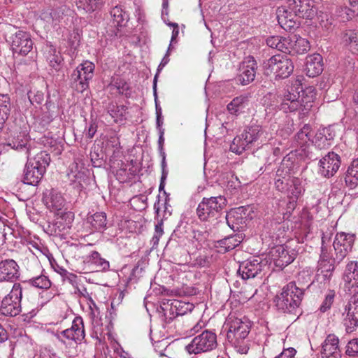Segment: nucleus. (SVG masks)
<instances>
[{
	"label": "nucleus",
	"instance_id": "nucleus-1",
	"mask_svg": "<svg viewBox=\"0 0 358 358\" xmlns=\"http://www.w3.org/2000/svg\"><path fill=\"white\" fill-rule=\"evenodd\" d=\"M315 13L311 0H288L287 5L279 7L276 13L278 24L289 31L298 27L297 17L310 19Z\"/></svg>",
	"mask_w": 358,
	"mask_h": 358
},
{
	"label": "nucleus",
	"instance_id": "nucleus-2",
	"mask_svg": "<svg viewBox=\"0 0 358 358\" xmlns=\"http://www.w3.org/2000/svg\"><path fill=\"white\" fill-rule=\"evenodd\" d=\"M315 95L312 87L303 89L299 81L296 80L284 95L280 108L285 113L299 110L300 115H305L313 106Z\"/></svg>",
	"mask_w": 358,
	"mask_h": 358
},
{
	"label": "nucleus",
	"instance_id": "nucleus-3",
	"mask_svg": "<svg viewBox=\"0 0 358 358\" xmlns=\"http://www.w3.org/2000/svg\"><path fill=\"white\" fill-rule=\"evenodd\" d=\"M303 295V291L294 282H290L275 296V307L279 312L293 313L299 307Z\"/></svg>",
	"mask_w": 358,
	"mask_h": 358
},
{
	"label": "nucleus",
	"instance_id": "nucleus-4",
	"mask_svg": "<svg viewBox=\"0 0 358 358\" xmlns=\"http://www.w3.org/2000/svg\"><path fill=\"white\" fill-rule=\"evenodd\" d=\"M50 162V155L46 152H40L33 158L27 156V162L24 169L23 182L29 185H37L45 173Z\"/></svg>",
	"mask_w": 358,
	"mask_h": 358
},
{
	"label": "nucleus",
	"instance_id": "nucleus-5",
	"mask_svg": "<svg viewBox=\"0 0 358 358\" xmlns=\"http://www.w3.org/2000/svg\"><path fill=\"white\" fill-rule=\"evenodd\" d=\"M227 203V199L223 196L204 197L196 208L197 216L203 222L215 220L220 217Z\"/></svg>",
	"mask_w": 358,
	"mask_h": 358
},
{
	"label": "nucleus",
	"instance_id": "nucleus-6",
	"mask_svg": "<svg viewBox=\"0 0 358 358\" xmlns=\"http://www.w3.org/2000/svg\"><path fill=\"white\" fill-rule=\"evenodd\" d=\"M228 329L227 339L236 348H242L245 339L248 337L250 329V322L245 318L229 317L226 323Z\"/></svg>",
	"mask_w": 358,
	"mask_h": 358
},
{
	"label": "nucleus",
	"instance_id": "nucleus-7",
	"mask_svg": "<svg viewBox=\"0 0 358 358\" xmlns=\"http://www.w3.org/2000/svg\"><path fill=\"white\" fill-rule=\"evenodd\" d=\"M267 75L273 74L276 79L288 78L294 71L292 60L285 55H275L264 62Z\"/></svg>",
	"mask_w": 358,
	"mask_h": 358
},
{
	"label": "nucleus",
	"instance_id": "nucleus-8",
	"mask_svg": "<svg viewBox=\"0 0 358 358\" xmlns=\"http://www.w3.org/2000/svg\"><path fill=\"white\" fill-rule=\"evenodd\" d=\"M217 345V335L211 330H204L196 336L185 346V350L189 354H199L210 352Z\"/></svg>",
	"mask_w": 358,
	"mask_h": 358
},
{
	"label": "nucleus",
	"instance_id": "nucleus-9",
	"mask_svg": "<svg viewBox=\"0 0 358 358\" xmlns=\"http://www.w3.org/2000/svg\"><path fill=\"white\" fill-rule=\"evenodd\" d=\"M94 64L85 61L78 66L71 75L70 81L72 88L78 92H83L89 87V81L94 76Z\"/></svg>",
	"mask_w": 358,
	"mask_h": 358
},
{
	"label": "nucleus",
	"instance_id": "nucleus-10",
	"mask_svg": "<svg viewBox=\"0 0 358 358\" xmlns=\"http://www.w3.org/2000/svg\"><path fill=\"white\" fill-rule=\"evenodd\" d=\"M22 287L19 283H15L10 293L2 300L0 310L6 316L14 317L21 312V299Z\"/></svg>",
	"mask_w": 358,
	"mask_h": 358
},
{
	"label": "nucleus",
	"instance_id": "nucleus-11",
	"mask_svg": "<svg viewBox=\"0 0 358 358\" xmlns=\"http://www.w3.org/2000/svg\"><path fill=\"white\" fill-rule=\"evenodd\" d=\"M355 236L352 234L337 233L333 243L334 262L341 263L352 250Z\"/></svg>",
	"mask_w": 358,
	"mask_h": 358
},
{
	"label": "nucleus",
	"instance_id": "nucleus-12",
	"mask_svg": "<svg viewBox=\"0 0 358 358\" xmlns=\"http://www.w3.org/2000/svg\"><path fill=\"white\" fill-rule=\"evenodd\" d=\"M10 41L13 54L25 56L33 48V41L30 34L27 31H16L10 37Z\"/></svg>",
	"mask_w": 358,
	"mask_h": 358
},
{
	"label": "nucleus",
	"instance_id": "nucleus-13",
	"mask_svg": "<svg viewBox=\"0 0 358 358\" xmlns=\"http://www.w3.org/2000/svg\"><path fill=\"white\" fill-rule=\"evenodd\" d=\"M343 323L348 332H352L358 327V292L354 294L343 313Z\"/></svg>",
	"mask_w": 358,
	"mask_h": 358
},
{
	"label": "nucleus",
	"instance_id": "nucleus-14",
	"mask_svg": "<svg viewBox=\"0 0 358 358\" xmlns=\"http://www.w3.org/2000/svg\"><path fill=\"white\" fill-rule=\"evenodd\" d=\"M292 168L290 157L288 156L285 157L276 171L275 187L278 191L284 193L287 192L290 181L292 178V177L289 176Z\"/></svg>",
	"mask_w": 358,
	"mask_h": 358
},
{
	"label": "nucleus",
	"instance_id": "nucleus-15",
	"mask_svg": "<svg viewBox=\"0 0 358 358\" xmlns=\"http://www.w3.org/2000/svg\"><path fill=\"white\" fill-rule=\"evenodd\" d=\"M85 336L84 322L81 317H76L73 320L71 327L66 329L56 335L60 342L65 343L64 338L81 342Z\"/></svg>",
	"mask_w": 358,
	"mask_h": 358
},
{
	"label": "nucleus",
	"instance_id": "nucleus-16",
	"mask_svg": "<svg viewBox=\"0 0 358 358\" xmlns=\"http://www.w3.org/2000/svg\"><path fill=\"white\" fill-rule=\"evenodd\" d=\"M257 69V63L252 57H247L239 66L237 80L242 85H247L254 81Z\"/></svg>",
	"mask_w": 358,
	"mask_h": 358
},
{
	"label": "nucleus",
	"instance_id": "nucleus-17",
	"mask_svg": "<svg viewBox=\"0 0 358 358\" xmlns=\"http://www.w3.org/2000/svg\"><path fill=\"white\" fill-rule=\"evenodd\" d=\"M340 166L339 155L330 152L320 160L319 173L325 178H330L338 171Z\"/></svg>",
	"mask_w": 358,
	"mask_h": 358
},
{
	"label": "nucleus",
	"instance_id": "nucleus-18",
	"mask_svg": "<svg viewBox=\"0 0 358 358\" xmlns=\"http://www.w3.org/2000/svg\"><path fill=\"white\" fill-rule=\"evenodd\" d=\"M271 253L275 265L281 268L291 264L296 256L294 250H288L287 246L282 245L273 248Z\"/></svg>",
	"mask_w": 358,
	"mask_h": 358
},
{
	"label": "nucleus",
	"instance_id": "nucleus-19",
	"mask_svg": "<svg viewBox=\"0 0 358 358\" xmlns=\"http://www.w3.org/2000/svg\"><path fill=\"white\" fill-rule=\"evenodd\" d=\"M263 266L258 258L252 257L241 263L237 273L243 280L254 278L262 272Z\"/></svg>",
	"mask_w": 358,
	"mask_h": 358
},
{
	"label": "nucleus",
	"instance_id": "nucleus-20",
	"mask_svg": "<svg viewBox=\"0 0 358 358\" xmlns=\"http://www.w3.org/2000/svg\"><path fill=\"white\" fill-rule=\"evenodd\" d=\"M20 267L12 259L0 262V282H13L20 277Z\"/></svg>",
	"mask_w": 358,
	"mask_h": 358
},
{
	"label": "nucleus",
	"instance_id": "nucleus-21",
	"mask_svg": "<svg viewBox=\"0 0 358 358\" xmlns=\"http://www.w3.org/2000/svg\"><path fill=\"white\" fill-rule=\"evenodd\" d=\"M228 226L234 231L243 229L246 225V214L243 206L231 210L226 215Z\"/></svg>",
	"mask_w": 358,
	"mask_h": 358
},
{
	"label": "nucleus",
	"instance_id": "nucleus-22",
	"mask_svg": "<svg viewBox=\"0 0 358 358\" xmlns=\"http://www.w3.org/2000/svg\"><path fill=\"white\" fill-rule=\"evenodd\" d=\"M338 343L339 340L335 335L327 336L322 345V358H341V354Z\"/></svg>",
	"mask_w": 358,
	"mask_h": 358
},
{
	"label": "nucleus",
	"instance_id": "nucleus-23",
	"mask_svg": "<svg viewBox=\"0 0 358 358\" xmlns=\"http://www.w3.org/2000/svg\"><path fill=\"white\" fill-rule=\"evenodd\" d=\"M336 136L331 127L318 129L313 140V143L320 150L328 148Z\"/></svg>",
	"mask_w": 358,
	"mask_h": 358
},
{
	"label": "nucleus",
	"instance_id": "nucleus-24",
	"mask_svg": "<svg viewBox=\"0 0 358 358\" xmlns=\"http://www.w3.org/2000/svg\"><path fill=\"white\" fill-rule=\"evenodd\" d=\"M323 71V60L320 54H313L306 57V71L308 77L319 76Z\"/></svg>",
	"mask_w": 358,
	"mask_h": 358
},
{
	"label": "nucleus",
	"instance_id": "nucleus-25",
	"mask_svg": "<svg viewBox=\"0 0 358 358\" xmlns=\"http://www.w3.org/2000/svg\"><path fill=\"white\" fill-rule=\"evenodd\" d=\"M43 202L51 211L62 210L65 204V200L62 194L57 190L52 189L43 196Z\"/></svg>",
	"mask_w": 358,
	"mask_h": 358
},
{
	"label": "nucleus",
	"instance_id": "nucleus-26",
	"mask_svg": "<svg viewBox=\"0 0 358 358\" xmlns=\"http://www.w3.org/2000/svg\"><path fill=\"white\" fill-rule=\"evenodd\" d=\"M341 43L352 53L358 54V34L352 29H345L340 34Z\"/></svg>",
	"mask_w": 358,
	"mask_h": 358
},
{
	"label": "nucleus",
	"instance_id": "nucleus-27",
	"mask_svg": "<svg viewBox=\"0 0 358 358\" xmlns=\"http://www.w3.org/2000/svg\"><path fill=\"white\" fill-rule=\"evenodd\" d=\"M248 104V96L242 94L234 98L227 106L229 113L236 117L244 112Z\"/></svg>",
	"mask_w": 358,
	"mask_h": 358
},
{
	"label": "nucleus",
	"instance_id": "nucleus-28",
	"mask_svg": "<svg viewBox=\"0 0 358 358\" xmlns=\"http://www.w3.org/2000/svg\"><path fill=\"white\" fill-rule=\"evenodd\" d=\"M243 240L242 234H235L229 235L221 240L217 241V247L223 248L224 252L234 249L240 245Z\"/></svg>",
	"mask_w": 358,
	"mask_h": 358
},
{
	"label": "nucleus",
	"instance_id": "nucleus-29",
	"mask_svg": "<svg viewBox=\"0 0 358 358\" xmlns=\"http://www.w3.org/2000/svg\"><path fill=\"white\" fill-rule=\"evenodd\" d=\"M264 130L261 126L252 124L246 127L242 133L245 138V142H247L250 147L254 145L263 135Z\"/></svg>",
	"mask_w": 358,
	"mask_h": 358
},
{
	"label": "nucleus",
	"instance_id": "nucleus-30",
	"mask_svg": "<svg viewBox=\"0 0 358 358\" xmlns=\"http://www.w3.org/2000/svg\"><path fill=\"white\" fill-rule=\"evenodd\" d=\"M347 187L354 189L358 185V159L352 162L344 177Z\"/></svg>",
	"mask_w": 358,
	"mask_h": 358
},
{
	"label": "nucleus",
	"instance_id": "nucleus-31",
	"mask_svg": "<svg viewBox=\"0 0 358 358\" xmlns=\"http://www.w3.org/2000/svg\"><path fill=\"white\" fill-rule=\"evenodd\" d=\"M73 214L71 212L62 213L61 216L57 218L54 224L55 234L65 232L67 229H71V224L73 220Z\"/></svg>",
	"mask_w": 358,
	"mask_h": 358
},
{
	"label": "nucleus",
	"instance_id": "nucleus-32",
	"mask_svg": "<svg viewBox=\"0 0 358 358\" xmlns=\"http://www.w3.org/2000/svg\"><path fill=\"white\" fill-rule=\"evenodd\" d=\"M344 281L352 287L358 286V262H351L346 266L344 275Z\"/></svg>",
	"mask_w": 358,
	"mask_h": 358
},
{
	"label": "nucleus",
	"instance_id": "nucleus-33",
	"mask_svg": "<svg viewBox=\"0 0 358 358\" xmlns=\"http://www.w3.org/2000/svg\"><path fill=\"white\" fill-rule=\"evenodd\" d=\"M303 192L304 188L302 185L301 180L299 178L292 177L286 192L290 199L292 200V203L296 201L303 194Z\"/></svg>",
	"mask_w": 358,
	"mask_h": 358
},
{
	"label": "nucleus",
	"instance_id": "nucleus-34",
	"mask_svg": "<svg viewBox=\"0 0 358 358\" xmlns=\"http://www.w3.org/2000/svg\"><path fill=\"white\" fill-rule=\"evenodd\" d=\"M28 141L29 138L27 135L24 132H22L9 140L7 143V145L10 147L12 149L18 151L25 150L27 156H29V150L27 148Z\"/></svg>",
	"mask_w": 358,
	"mask_h": 358
},
{
	"label": "nucleus",
	"instance_id": "nucleus-35",
	"mask_svg": "<svg viewBox=\"0 0 358 358\" xmlns=\"http://www.w3.org/2000/svg\"><path fill=\"white\" fill-rule=\"evenodd\" d=\"M339 264L334 262V256L331 260L318 261L317 273L318 275H322L324 280H329L336 265Z\"/></svg>",
	"mask_w": 358,
	"mask_h": 358
},
{
	"label": "nucleus",
	"instance_id": "nucleus-36",
	"mask_svg": "<svg viewBox=\"0 0 358 358\" xmlns=\"http://www.w3.org/2000/svg\"><path fill=\"white\" fill-rule=\"evenodd\" d=\"M290 40L287 38H283L279 36H273L266 39L268 46L275 48L281 52L289 51Z\"/></svg>",
	"mask_w": 358,
	"mask_h": 358
},
{
	"label": "nucleus",
	"instance_id": "nucleus-37",
	"mask_svg": "<svg viewBox=\"0 0 358 358\" xmlns=\"http://www.w3.org/2000/svg\"><path fill=\"white\" fill-rule=\"evenodd\" d=\"M290 40L289 50H292L297 54H304L310 50L309 41L302 37H297L296 35L292 38H288Z\"/></svg>",
	"mask_w": 358,
	"mask_h": 358
},
{
	"label": "nucleus",
	"instance_id": "nucleus-38",
	"mask_svg": "<svg viewBox=\"0 0 358 358\" xmlns=\"http://www.w3.org/2000/svg\"><path fill=\"white\" fill-rule=\"evenodd\" d=\"M218 180L220 184L226 186L229 190H235L241 186L238 178L231 172L222 173Z\"/></svg>",
	"mask_w": 358,
	"mask_h": 358
},
{
	"label": "nucleus",
	"instance_id": "nucleus-39",
	"mask_svg": "<svg viewBox=\"0 0 358 358\" xmlns=\"http://www.w3.org/2000/svg\"><path fill=\"white\" fill-rule=\"evenodd\" d=\"M87 222L95 230H103L107 224L106 215L103 212L96 213L87 217Z\"/></svg>",
	"mask_w": 358,
	"mask_h": 358
},
{
	"label": "nucleus",
	"instance_id": "nucleus-40",
	"mask_svg": "<svg viewBox=\"0 0 358 358\" xmlns=\"http://www.w3.org/2000/svg\"><path fill=\"white\" fill-rule=\"evenodd\" d=\"M114 27H120L125 25L128 20V15L122 10L121 6H115L110 10Z\"/></svg>",
	"mask_w": 358,
	"mask_h": 358
},
{
	"label": "nucleus",
	"instance_id": "nucleus-41",
	"mask_svg": "<svg viewBox=\"0 0 358 358\" xmlns=\"http://www.w3.org/2000/svg\"><path fill=\"white\" fill-rule=\"evenodd\" d=\"M310 126L305 124L294 136V141L301 148L310 141Z\"/></svg>",
	"mask_w": 358,
	"mask_h": 358
},
{
	"label": "nucleus",
	"instance_id": "nucleus-42",
	"mask_svg": "<svg viewBox=\"0 0 358 358\" xmlns=\"http://www.w3.org/2000/svg\"><path fill=\"white\" fill-rule=\"evenodd\" d=\"M103 2V0H78L76 5L78 9L92 13L99 9Z\"/></svg>",
	"mask_w": 358,
	"mask_h": 358
},
{
	"label": "nucleus",
	"instance_id": "nucleus-43",
	"mask_svg": "<svg viewBox=\"0 0 358 358\" xmlns=\"http://www.w3.org/2000/svg\"><path fill=\"white\" fill-rule=\"evenodd\" d=\"M127 107L124 105H117L110 103L108 106V113L115 120V122L117 120H125V115L127 113Z\"/></svg>",
	"mask_w": 358,
	"mask_h": 358
},
{
	"label": "nucleus",
	"instance_id": "nucleus-44",
	"mask_svg": "<svg viewBox=\"0 0 358 358\" xmlns=\"http://www.w3.org/2000/svg\"><path fill=\"white\" fill-rule=\"evenodd\" d=\"M250 147L247 142H245V138L242 134L236 136L230 145V150L237 155H241L243 151L249 149Z\"/></svg>",
	"mask_w": 358,
	"mask_h": 358
},
{
	"label": "nucleus",
	"instance_id": "nucleus-45",
	"mask_svg": "<svg viewBox=\"0 0 358 358\" xmlns=\"http://www.w3.org/2000/svg\"><path fill=\"white\" fill-rule=\"evenodd\" d=\"M24 284H28L36 288L45 289L50 288L51 286L50 280L44 275L29 279L28 281L24 282Z\"/></svg>",
	"mask_w": 358,
	"mask_h": 358
},
{
	"label": "nucleus",
	"instance_id": "nucleus-46",
	"mask_svg": "<svg viewBox=\"0 0 358 358\" xmlns=\"http://www.w3.org/2000/svg\"><path fill=\"white\" fill-rule=\"evenodd\" d=\"M192 306V305L189 303L174 300L171 303V310L173 312V310H175L176 315H182L185 314L187 310H191Z\"/></svg>",
	"mask_w": 358,
	"mask_h": 358
},
{
	"label": "nucleus",
	"instance_id": "nucleus-47",
	"mask_svg": "<svg viewBox=\"0 0 358 358\" xmlns=\"http://www.w3.org/2000/svg\"><path fill=\"white\" fill-rule=\"evenodd\" d=\"M47 59L50 65L55 69L59 66L62 62V57L59 52H57L56 49L52 46L49 49Z\"/></svg>",
	"mask_w": 358,
	"mask_h": 358
},
{
	"label": "nucleus",
	"instance_id": "nucleus-48",
	"mask_svg": "<svg viewBox=\"0 0 358 358\" xmlns=\"http://www.w3.org/2000/svg\"><path fill=\"white\" fill-rule=\"evenodd\" d=\"M336 294L334 290H328L325 295V298L320 307L322 313H325L330 309L335 298Z\"/></svg>",
	"mask_w": 358,
	"mask_h": 358
},
{
	"label": "nucleus",
	"instance_id": "nucleus-49",
	"mask_svg": "<svg viewBox=\"0 0 358 358\" xmlns=\"http://www.w3.org/2000/svg\"><path fill=\"white\" fill-rule=\"evenodd\" d=\"M92 262L101 270H106L109 268V262L100 257L98 252L94 251L91 255Z\"/></svg>",
	"mask_w": 358,
	"mask_h": 358
},
{
	"label": "nucleus",
	"instance_id": "nucleus-50",
	"mask_svg": "<svg viewBox=\"0 0 358 358\" xmlns=\"http://www.w3.org/2000/svg\"><path fill=\"white\" fill-rule=\"evenodd\" d=\"M169 62V51H166V53L165 54L164 57L161 61V63L158 66L157 73L155 74L153 80V93L156 96V87H157V78L159 76V72L163 69V68Z\"/></svg>",
	"mask_w": 358,
	"mask_h": 358
},
{
	"label": "nucleus",
	"instance_id": "nucleus-51",
	"mask_svg": "<svg viewBox=\"0 0 358 358\" xmlns=\"http://www.w3.org/2000/svg\"><path fill=\"white\" fill-rule=\"evenodd\" d=\"M345 353L350 357H358V338L348 343Z\"/></svg>",
	"mask_w": 358,
	"mask_h": 358
},
{
	"label": "nucleus",
	"instance_id": "nucleus-52",
	"mask_svg": "<svg viewBox=\"0 0 358 358\" xmlns=\"http://www.w3.org/2000/svg\"><path fill=\"white\" fill-rule=\"evenodd\" d=\"M163 220H160L158 221L157 224H155V234L152 238V242L153 245H157L159 243L160 237L164 234L163 230Z\"/></svg>",
	"mask_w": 358,
	"mask_h": 358
},
{
	"label": "nucleus",
	"instance_id": "nucleus-53",
	"mask_svg": "<svg viewBox=\"0 0 358 358\" xmlns=\"http://www.w3.org/2000/svg\"><path fill=\"white\" fill-rule=\"evenodd\" d=\"M27 94L31 104H41L44 99V94L41 91H37L36 92L29 91Z\"/></svg>",
	"mask_w": 358,
	"mask_h": 358
},
{
	"label": "nucleus",
	"instance_id": "nucleus-54",
	"mask_svg": "<svg viewBox=\"0 0 358 358\" xmlns=\"http://www.w3.org/2000/svg\"><path fill=\"white\" fill-rule=\"evenodd\" d=\"M349 11L348 6L340 7L337 9L336 13L338 16L341 17V21L345 22L354 18L353 15Z\"/></svg>",
	"mask_w": 358,
	"mask_h": 358
},
{
	"label": "nucleus",
	"instance_id": "nucleus-55",
	"mask_svg": "<svg viewBox=\"0 0 358 358\" xmlns=\"http://www.w3.org/2000/svg\"><path fill=\"white\" fill-rule=\"evenodd\" d=\"M334 256H331L329 252L328 248L324 245V240L322 239V244L321 247V253L319 261H328L331 260Z\"/></svg>",
	"mask_w": 358,
	"mask_h": 358
},
{
	"label": "nucleus",
	"instance_id": "nucleus-56",
	"mask_svg": "<svg viewBox=\"0 0 358 358\" xmlns=\"http://www.w3.org/2000/svg\"><path fill=\"white\" fill-rule=\"evenodd\" d=\"M296 351L293 348L284 349L283 351L274 358H294Z\"/></svg>",
	"mask_w": 358,
	"mask_h": 358
},
{
	"label": "nucleus",
	"instance_id": "nucleus-57",
	"mask_svg": "<svg viewBox=\"0 0 358 358\" xmlns=\"http://www.w3.org/2000/svg\"><path fill=\"white\" fill-rule=\"evenodd\" d=\"M349 12L353 15L354 17L358 18V0H348Z\"/></svg>",
	"mask_w": 358,
	"mask_h": 358
},
{
	"label": "nucleus",
	"instance_id": "nucleus-58",
	"mask_svg": "<svg viewBox=\"0 0 358 358\" xmlns=\"http://www.w3.org/2000/svg\"><path fill=\"white\" fill-rule=\"evenodd\" d=\"M10 110L8 108H0V129H1L8 120Z\"/></svg>",
	"mask_w": 358,
	"mask_h": 358
},
{
	"label": "nucleus",
	"instance_id": "nucleus-59",
	"mask_svg": "<svg viewBox=\"0 0 358 358\" xmlns=\"http://www.w3.org/2000/svg\"><path fill=\"white\" fill-rule=\"evenodd\" d=\"M8 108L10 110V98L7 94H0V108Z\"/></svg>",
	"mask_w": 358,
	"mask_h": 358
},
{
	"label": "nucleus",
	"instance_id": "nucleus-60",
	"mask_svg": "<svg viewBox=\"0 0 358 358\" xmlns=\"http://www.w3.org/2000/svg\"><path fill=\"white\" fill-rule=\"evenodd\" d=\"M96 130H97V124L94 122L92 121L90 122V126L86 132V136L88 138H92L94 137V134H96Z\"/></svg>",
	"mask_w": 358,
	"mask_h": 358
},
{
	"label": "nucleus",
	"instance_id": "nucleus-61",
	"mask_svg": "<svg viewBox=\"0 0 358 358\" xmlns=\"http://www.w3.org/2000/svg\"><path fill=\"white\" fill-rule=\"evenodd\" d=\"M53 120V114L52 112L43 110L41 120L44 125L48 124Z\"/></svg>",
	"mask_w": 358,
	"mask_h": 358
},
{
	"label": "nucleus",
	"instance_id": "nucleus-62",
	"mask_svg": "<svg viewBox=\"0 0 358 358\" xmlns=\"http://www.w3.org/2000/svg\"><path fill=\"white\" fill-rule=\"evenodd\" d=\"M322 19L320 21V24L322 27L326 29H329L330 26L333 24V20L331 18H329L327 14L321 16Z\"/></svg>",
	"mask_w": 358,
	"mask_h": 358
},
{
	"label": "nucleus",
	"instance_id": "nucleus-63",
	"mask_svg": "<svg viewBox=\"0 0 358 358\" xmlns=\"http://www.w3.org/2000/svg\"><path fill=\"white\" fill-rule=\"evenodd\" d=\"M352 107L355 115L358 116V87L355 91L352 97Z\"/></svg>",
	"mask_w": 358,
	"mask_h": 358
},
{
	"label": "nucleus",
	"instance_id": "nucleus-64",
	"mask_svg": "<svg viewBox=\"0 0 358 358\" xmlns=\"http://www.w3.org/2000/svg\"><path fill=\"white\" fill-rule=\"evenodd\" d=\"M78 292L79 293V294L85 298L86 299L89 300L91 303H92L93 304H94V301L93 299H92L90 293L88 292L87 288L85 287H83L82 289H78Z\"/></svg>",
	"mask_w": 358,
	"mask_h": 358
}]
</instances>
